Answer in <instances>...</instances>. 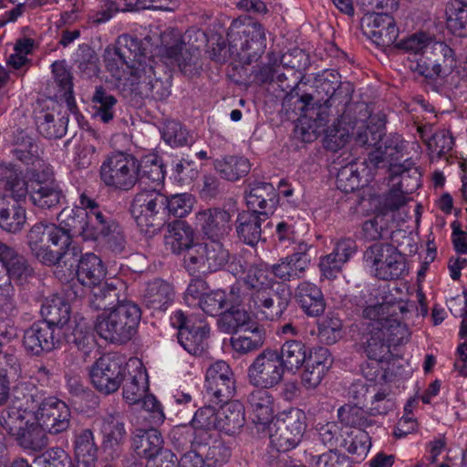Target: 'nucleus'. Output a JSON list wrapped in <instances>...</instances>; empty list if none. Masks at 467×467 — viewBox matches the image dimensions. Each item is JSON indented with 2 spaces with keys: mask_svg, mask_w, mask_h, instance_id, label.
Listing matches in <instances>:
<instances>
[{
  "mask_svg": "<svg viewBox=\"0 0 467 467\" xmlns=\"http://www.w3.org/2000/svg\"><path fill=\"white\" fill-rule=\"evenodd\" d=\"M103 61L118 87L154 100H164L170 96L169 85L155 77L154 59L147 56L138 38L119 36L115 45L105 48Z\"/></svg>",
  "mask_w": 467,
  "mask_h": 467,
  "instance_id": "nucleus-1",
  "label": "nucleus"
},
{
  "mask_svg": "<svg viewBox=\"0 0 467 467\" xmlns=\"http://www.w3.org/2000/svg\"><path fill=\"white\" fill-rule=\"evenodd\" d=\"M350 334L370 359L361 368L363 376L382 383L383 378L389 377V372L383 373V366L392 357V348L407 344L411 333L407 323H353Z\"/></svg>",
  "mask_w": 467,
  "mask_h": 467,
  "instance_id": "nucleus-2",
  "label": "nucleus"
},
{
  "mask_svg": "<svg viewBox=\"0 0 467 467\" xmlns=\"http://www.w3.org/2000/svg\"><path fill=\"white\" fill-rule=\"evenodd\" d=\"M340 84L338 81H330L327 78L319 80L317 85L316 95L304 94L298 99L300 110L299 121L304 133L311 139L319 132L328 117V109L335 103L338 96Z\"/></svg>",
  "mask_w": 467,
  "mask_h": 467,
  "instance_id": "nucleus-3",
  "label": "nucleus"
},
{
  "mask_svg": "<svg viewBox=\"0 0 467 467\" xmlns=\"http://www.w3.org/2000/svg\"><path fill=\"white\" fill-rule=\"evenodd\" d=\"M242 280L248 288L254 290L250 296L247 309L252 319L275 321L281 318L288 300L285 298L276 306L275 305L270 291L267 289L271 281L266 269L254 265L250 266Z\"/></svg>",
  "mask_w": 467,
  "mask_h": 467,
  "instance_id": "nucleus-4",
  "label": "nucleus"
},
{
  "mask_svg": "<svg viewBox=\"0 0 467 467\" xmlns=\"http://www.w3.org/2000/svg\"><path fill=\"white\" fill-rule=\"evenodd\" d=\"M27 244L39 262L46 265H56L67 253L70 239L57 224L40 222L29 230Z\"/></svg>",
  "mask_w": 467,
  "mask_h": 467,
  "instance_id": "nucleus-5",
  "label": "nucleus"
},
{
  "mask_svg": "<svg viewBox=\"0 0 467 467\" xmlns=\"http://www.w3.org/2000/svg\"><path fill=\"white\" fill-rule=\"evenodd\" d=\"M166 202L167 196L155 188L143 189L135 194L130 213L142 233L151 236L163 227Z\"/></svg>",
  "mask_w": 467,
  "mask_h": 467,
  "instance_id": "nucleus-6",
  "label": "nucleus"
},
{
  "mask_svg": "<svg viewBox=\"0 0 467 467\" xmlns=\"http://www.w3.org/2000/svg\"><path fill=\"white\" fill-rule=\"evenodd\" d=\"M28 415L13 409L0 413V427L24 450L39 451L48 444V431L37 420L28 419Z\"/></svg>",
  "mask_w": 467,
  "mask_h": 467,
  "instance_id": "nucleus-7",
  "label": "nucleus"
},
{
  "mask_svg": "<svg viewBox=\"0 0 467 467\" xmlns=\"http://www.w3.org/2000/svg\"><path fill=\"white\" fill-rule=\"evenodd\" d=\"M102 182L116 191H130L140 180V161L124 151L108 155L99 169Z\"/></svg>",
  "mask_w": 467,
  "mask_h": 467,
  "instance_id": "nucleus-8",
  "label": "nucleus"
},
{
  "mask_svg": "<svg viewBox=\"0 0 467 467\" xmlns=\"http://www.w3.org/2000/svg\"><path fill=\"white\" fill-rule=\"evenodd\" d=\"M364 261L379 280H395L408 274L406 258L397 247L388 243H376L364 252Z\"/></svg>",
  "mask_w": 467,
  "mask_h": 467,
  "instance_id": "nucleus-9",
  "label": "nucleus"
},
{
  "mask_svg": "<svg viewBox=\"0 0 467 467\" xmlns=\"http://www.w3.org/2000/svg\"><path fill=\"white\" fill-rule=\"evenodd\" d=\"M227 39L232 54L246 63L257 59L266 47L265 31L259 23L232 25Z\"/></svg>",
  "mask_w": 467,
  "mask_h": 467,
  "instance_id": "nucleus-10",
  "label": "nucleus"
},
{
  "mask_svg": "<svg viewBox=\"0 0 467 467\" xmlns=\"http://www.w3.org/2000/svg\"><path fill=\"white\" fill-rule=\"evenodd\" d=\"M244 297L241 282L237 281L232 285L228 297L221 290L205 294L200 301V306L204 313L213 317L223 316L234 321H252L251 314L243 305Z\"/></svg>",
  "mask_w": 467,
  "mask_h": 467,
  "instance_id": "nucleus-11",
  "label": "nucleus"
},
{
  "mask_svg": "<svg viewBox=\"0 0 467 467\" xmlns=\"http://www.w3.org/2000/svg\"><path fill=\"white\" fill-rule=\"evenodd\" d=\"M306 414L297 408L281 412L269 426L271 446L277 451H288L301 441L306 430Z\"/></svg>",
  "mask_w": 467,
  "mask_h": 467,
  "instance_id": "nucleus-12",
  "label": "nucleus"
},
{
  "mask_svg": "<svg viewBox=\"0 0 467 467\" xmlns=\"http://www.w3.org/2000/svg\"><path fill=\"white\" fill-rule=\"evenodd\" d=\"M456 64L453 49L446 43L435 40L416 60L415 66H411V69L426 78L434 79L450 75Z\"/></svg>",
  "mask_w": 467,
  "mask_h": 467,
  "instance_id": "nucleus-13",
  "label": "nucleus"
},
{
  "mask_svg": "<svg viewBox=\"0 0 467 467\" xmlns=\"http://www.w3.org/2000/svg\"><path fill=\"white\" fill-rule=\"evenodd\" d=\"M53 171L49 167L43 170L40 175L34 170L30 178L28 197L32 204L42 211L57 209L65 200V194L59 184L52 179Z\"/></svg>",
  "mask_w": 467,
  "mask_h": 467,
  "instance_id": "nucleus-14",
  "label": "nucleus"
},
{
  "mask_svg": "<svg viewBox=\"0 0 467 467\" xmlns=\"http://www.w3.org/2000/svg\"><path fill=\"white\" fill-rule=\"evenodd\" d=\"M229 254L218 240L197 244L184 260L185 268L192 274L211 273L221 269L228 261Z\"/></svg>",
  "mask_w": 467,
  "mask_h": 467,
  "instance_id": "nucleus-15",
  "label": "nucleus"
},
{
  "mask_svg": "<svg viewBox=\"0 0 467 467\" xmlns=\"http://www.w3.org/2000/svg\"><path fill=\"white\" fill-rule=\"evenodd\" d=\"M279 359L278 350L265 348L248 368L249 382L256 387L272 388L279 384L285 368Z\"/></svg>",
  "mask_w": 467,
  "mask_h": 467,
  "instance_id": "nucleus-16",
  "label": "nucleus"
},
{
  "mask_svg": "<svg viewBox=\"0 0 467 467\" xmlns=\"http://www.w3.org/2000/svg\"><path fill=\"white\" fill-rule=\"evenodd\" d=\"M122 361L115 354H105L90 368L89 377L97 390L103 394L117 391L124 380Z\"/></svg>",
  "mask_w": 467,
  "mask_h": 467,
  "instance_id": "nucleus-17",
  "label": "nucleus"
},
{
  "mask_svg": "<svg viewBox=\"0 0 467 467\" xmlns=\"http://www.w3.org/2000/svg\"><path fill=\"white\" fill-rule=\"evenodd\" d=\"M378 145H382L383 153L387 158L389 163V171L391 176H400V186L406 187V190H415L419 187L418 178H415L414 182L410 186L407 183L408 180L411 177L410 172L414 175H419L417 169L412 168V163H397L403 158V151L406 149L404 140L398 134L389 135L388 137L379 139Z\"/></svg>",
  "mask_w": 467,
  "mask_h": 467,
  "instance_id": "nucleus-18",
  "label": "nucleus"
},
{
  "mask_svg": "<svg viewBox=\"0 0 467 467\" xmlns=\"http://www.w3.org/2000/svg\"><path fill=\"white\" fill-rule=\"evenodd\" d=\"M66 323H34L26 330L23 344L27 352L38 356L59 344L62 334L68 329Z\"/></svg>",
  "mask_w": 467,
  "mask_h": 467,
  "instance_id": "nucleus-19",
  "label": "nucleus"
},
{
  "mask_svg": "<svg viewBox=\"0 0 467 467\" xmlns=\"http://www.w3.org/2000/svg\"><path fill=\"white\" fill-rule=\"evenodd\" d=\"M231 325L218 323L221 331L233 334L231 345L236 352L246 354L264 345L266 331L260 323H234L233 327Z\"/></svg>",
  "mask_w": 467,
  "mask_h": 467,
  "instance_id": "nucleus-20",
  "label": "nucleus"
},
{
  "mask_svg": "<svg viewBox=\"0 0 467 467\" xmlns=\"http://www.w3.org/2000/svg\"><path fill=\"white\" fill-rule=\"evenodd\" d=\"M37 420L50 434H58L67 431L70 424L71 413L67 405L55 398L44 399L33 412Z\"/></svg>",
  "mask_w": 467,
  "mask_h": 467,
  "instance_id": "nucleus-21",
  "label": "nucleus"
},
{
  "mask_svg": "<svg viewBox=\"0 0 467 467\" xmlns=\"http://www.w3.org/2000/svg\"><path fill=\"white\" fill-rule=\"evenodd\" d=\"M205 384L207 392L217 403L229 400L235 392L234 373L223 360L214 362L207 368Z\"/></svg>",
  "mask_w": 467,
  "mask_h": 467,
  "instance_id": "nucleus-22",
  "label": "nucleus"
},
{
  "mask_svg": "<svg viewBox=\"0 0 467 467\" xmlns=\"http://www.w3.org/2000/svg\"><path fill=\"white\" fill-rule=\"evenodd\" d=\"M44 393L40 390L33 378L20 377L14 381L10 389L11 406L1 411L5 413L10 410H16L24 414H30L36 405H38L44 399Z\"/></svg>",
  "mask_w": 467,
  "mask_h": 467,
  "instance_id": "nucleus-23",
  "label": "nucleus"
},
{
  "mask_svg": "<svg viewBox=\"0 0 467 467\" xmlns=\"http://www.w3.org/2000/svg\"><path fill=\"white\" fill-rule=\"evenodd\" d=\"M60 228L70 239L72 235L79 234L87 239H98L96 225L89 221L84 209L66 207L57 214Z\"/></svg>",
  "mask_w": 467,
  "mask_h": 467,
  "instance_id": "nucleus-24",
  "label": "nucleus"
},
{
  "mask_svg": "<svg viewBox=\"0 0 467 467\" xmlns=\"http://www.w3.org/2000/svg\"><path fill=\"white\" fill-rule=\"evenodd\" d=\"M305 363L301 383L306 389H315L320 385L331 368L333 358L327 348L319 347L309 352L308 358Z\"/></svg>",
  "mask_w": 467,
  "mask_h": 467,
  "instance_id": "nucleus-25",
  "label": "nucleus"
},
{
  "mask_svg": "<svg viewBox=\"0 0 467 467\" xmlns=\"http://www.w3.org/2000/svg\"><path fill=\"white\" fill-rule=\"evenodd\" d=\"M196 225L211 240H218L232 230L231 214L219 208L206 209L195 214Z\"/></svg>",
  "mask_w": 467,
  "mask_h": 467,
  "instance_id": "nucleus-26",
  "label": "nucleus"
},
{
  "mask_svg": "<svg viewBox=\"0 0 467 467\" xmlns=\"http://www.w3.org/2000/svg\"><path fill=\"white\" fill-rule=\"evenodd\" d=\"M102 449L112 458L119 456L127 440L125 423L117 413L109 414L102 419Z\"/></svg>",
  "mask_w": 467,
  "mask_h": 467,
  "instance_id": "nucleus-27",
  "label": "nucleus"
},
{
  "mask_svg": "<svg viewBox=\"0 0 467 467\" xmlns=\"http://www.w3.org/2000/svg\"><path fill=\"white\" fill-rule=\"evenodd\" d=\"M30 188L23 171L13 164H0V195L5 200H25Z\"/></svg>",
  "mask_w": 467,
  "mask_h": 467,
  "instance_id": "nucleus-28",
  "label": "nucleus"
},
{
  "mask_svg": "<svg viewBox=\"0 0 467 467\" xmlns=\"http://www.w3.org/2000/svg\"><path fill=\"white\" fill-rule=\"evenodd\" d=\"M245 200L250 210L267 217L274 213L278 196L271 183L255 182L249 185Z\"/></svg>",
  "mask_w": 467,
  "mask_h": 467,
  "instance_id": "nucleus-29",
  "label": "nucleus"
},
{
  "mask_svg": "<svg viewBox=\"0 0 467 467\" xmlns=\"http://www.w3.org/2000/svg\"><path fill=\"white\" fill-rule=\"evenodd\" d=\"M368 20L366 34L376 45L389 47L395 43L399 29L391 16L387 13H374Z\"/></svg>",
  "mask_w": 467,
  "mask_h": 467,
  "instance_id": "nucleus-30",
  "label": "nucleus"
},
{
  "mask_svg": "<svg viewBox=\"0 0 467 467\" xmlns=\"http://www.w3.org/2000/svg\"><path fill=\"white\" fill-rule=\"evenodd\" d=\"M193 229L183 221H175L168 225L164 236V244L167 250L172 254H184L183 261L186 259L190 250L195 247Z\"/></svg>",
  "mask_w": 467,
  "mask_h": 467,
  "instance_id": "nucleus-31",
  "label": "nucleus"
},
{
  "mask_svg": "<svg viewBox=\"0 0 467 467\" xmlns=\"http://www.w3.org/2000/svg\"><path fill=\"white\" fill-rule=\"evenodd\" d=\"M267 389L260 387L253 390L247 398L253 422L264 426L271 423L274 416V398Z\"/></svg>",
  "mask_w": 467,
  "mask_h": 467,
  "instance_id": "nucleus-32",
  "label": "nucleus"
},
{
  "mask_svg": "<svg viewBox=\"0 0 467 467\" xmlns=\"http://www.w3.org/2000/svg\"><path fill=\"white\" fill-rule=\"evenodd\" d=\"M0 260L10 276V280L13 278L22 283L27 281L34 275V270L27 260L14 248L1 242Z\"/></svg>",
  "mask_w": 467,
  "mask_h": 467,
  "instance_id": "nucleus-33",
  "label": "nucleus"
},
{
  "mask_svg": "<svg viewBox=\"0 0 467 467\" xmlns=\"http://www.w3.org/2000/svg\"><path fill=\"white\" fill-rule=\"evenodd\" d=\"M210 328L198 323H180L177 337L181 346L189 353L198 355L202 352Z\"/></svg>",
  "mask_w": 467,
  "mask_h": 467,
  "instance_id": "nucleus-34",
  "label": "nucleus"
},
{
  "mask_svg": "<svg viewBox=\"0 0 467 467\" xmlns=\"http://www.w3.org/2000/svg\"><path fill=\"white\" fill-rule=\"evenodd\" d=\"M161 435L155 429L137 430L131 439L134 452L148 462L163 451Z\"/></svg>",
  "mask_w": 467,
  "mask_h": 467,
  "instance_id": "nucleus-35",
  "label": "nucleus"
},
{
  "mask_svg": "<svg viewBox=\"0 0 467 467\" xmlns=\"http://www.w3.org/2000/svg\"><path fill=\"white\" fill-rule=\"evenodd\" d=\"M296 297L308 317H317L324 313L326 304L323 294L315 284L302 282L296 288Z\"/></svg>",
  "mask_w": 467,
  "mask_h": 467,
  "instance_id": "nucleus-36",
  "label": "nucleus"
},
{
  "mask_svg": "<svg viewBox=\"0 0 467 467\" xmlns=\"http://www.w3.org/2000/svg\"><path fill=\"white\" fill-rule=\"evenodd\" d=\"M106 276V267L102 260L93 253L81 256L77 269V278L85 286L100 285Z\"/></svg>",
  "mask_w": 467,
  "mask_h": 467,
  "instance_id": "nucleus-37",
  "label": "nucleus"
},
{
  "mask_svg": "<svg viewBox=\"0 0 467 467\" xmlns=\"http://www.w3.org/2000/svg\"><path fill=\"white\" fill-rule=\"evenodd\" d=\"M171 285L162 280H154L148 284L144 293V302L153 312H163L173 300Z\"/></svg>",
  "mask_w": 467,
  "mask_h": 467,
  "instance_id": "nucleus-38",
  "label": "nucleus"
},
{
  "mask_svg": "<svg viewBox=\"0 0 467 467\" xmlns=\"http://www.w3.org/2000/svg\"><path fill=\"white\" fill-rule=\"evenodd\" d=\"M96 333L105 341L125 344L138 333L137 323H96Z\"/></svg>",
  "mask_w": 467,
  "mask_h": 467,
  "instance_id": "nucleus-39",
  "label": "nucleus"
},
{
  "mask_svg": "<svg viewBox=\"0 0 467 467\" xmlns=\"http://www.w3.org/2000/svg\"><path fill=\"white\" fill-rule=\"evenodd\" d=\"M161 56L168 63L176 64L181 70L186 72L188 67L197 63L199 49L187 47L183 41L177 40L174 45L165 47Z\"/></svg>",
  "mask_w": 467,
  "mask_h": 467,
  "instance_id": "nucleus-40",
  "label": "nucleus"
},
{
  "mask_svg": "<svg viewBox=\"0 0 467 467\" xmlns=\"http://www.w3.org/2000/svg\"><path fill=\"white\" fill-rule=\"evenodd\" d=\"M348 116L347 114H343L341 118L327 130L325 146L327 150L331 151H337L349 141L350 136L354 134L356 126L360 124L358 129L363 128V123H348Z\"/></svg>",
  "mask_w": 467,
  "mask_h": 467,
  "instance_id": "nucleus-41",
  "label": "nucleus"
},
{
  "mask_svg": "<svg viewBox=\"0 0 467 467\" xmlns=\"http://www.w3.org/2000/svg\"><path fill=\"white\" fill-rule=\"evenodd\" d=\"M244 424V407L239 402H230L217 410V430L232 435Z\"/></svg>",
  "mask_w": 467,
  "mask_h": 467,
  "instance_id": "nucleus-42",
  "label": "nucleus"
},
{
  "mask_svg": "<svg viewBox=\"0 0 467 467\" xmlns=\"http://www.w3.org/2000/svg\"><path fill=\"white\" fill-rule=\"evenodd\" d=\"M254 211L242 212L236 220V232L239 238L248 245H254L261 239V223L264 219Z\"/></svg>",
  "mask_w": 467,
  "mask_h": 467,
  "instance_id": "nucleus-43",
  "label": "nucleus"
},
{
  "mask_svg": "<svg viewBox=\"0 0 467 467\" xmlns=\"http://www.w3.org/2000/svg\"><path fill=\"white\" fill-rule=\"evenodd\" d=\"M306 345L299 340H286L278 351L280 361L285 369L297 371L308 358Z\"/></svg>",
  "mask_w": 467,
  "mask_h": 467,
  "instance_id": "nucleus-44",
  "label": "nucleus"
},
{
  "mask_svg": "<svg viewBox=\"0 0 467 467\" xmlns=\"http://www.w3.org/2000/svg\"><path fill=\"white\" fill-rule=\"evenodd\" d=\"M64 326L68 329L62 334V337H64L68 343L83 350L95 346L96 323H67Z\"/></svg>",
  "mask_w": 467,
  "mask_h": 467,
  "instance_id": "nucleus-45",
  "label": "nucleus"
},
{
  "mask_svg": "<svg viewBox=\"0 0 467 467\" xmlns=\"http://www.w3.org/2000/svg\"><path fill=\"white\" fill-rule=\"evenodd\" d=\"M91 291V296L89 298V304L95 310H101L102 312L98 316H108L111 310V306L118 299V289L114 282L100 283L96 286H89Z\"/></svg>",
  "mask_w": 467,
  "mask_h": 467,
  "instance_id": "nucleus-46",
  "label": "nucleus"
},
{
  "mask_svg": "<svg viewBox=\"0 0 467 467\" xmlns=\"http://www.w3.org/2000/svg\"><path fill=\"white\" fill-rule=\"evenodd\" d=\"M214 168L222 178L235 182L250 171L251 165L246 158L225 156L215 161Z\"/></svg>",
  "mask_w": 467,
  "mask_h": 467,
  "instance_id": "nucleus-47",
  "label": "nucleus"
},
{
  "mask_svg": "<svg viewBox=\"0 0 467 467\" xmlns=\"http://www.w3.org/2000/svg\"><path fill=\"white\" fill-rule=\"evenodd\" d=\"M417 130L433 156L441 158L452 150L453 138L448 130H438L431 137H428V133L431 130V126H420Z\"/></svg>",
  "mask_w": 467,
  "mask_h": 467,
  "instance_id": "nucleus-48",
  "label": "nucleus"
},
{
  "mask_svg": "<svg viewBox=\"0 0 467 467\" xmlns=\"http://www.w3.org/2000/svg\"><path fill=\"white\" fill-rule=\"evenodd\" d=\"M123 398L130 404H139L148 390L147 374L140 363V366L123 380Z\"/></svg>",
  "mask_w": 467,
  "mask_h": 467,
  "instance_id": "nucleus-49",
  "label": "nucleus"
},
{
  "mask_svg": "<svg viewBox=\"0 0 467 467\" xmlns=\"http://www.w3.org/2000/svg\"><path fill=\"white\" fill-rule=\"evenodd\" d=\"M39 151L37 144L31 137L27 136L24 131H20L17 134L13 150V154L17 160L27 165L38 163L40 167Z\"/></svg>",
  "mask_w": 467,
  "mask_h": 467,
  "instance_id": "nucleus-50",
  "label": "nucleus"
},
{
  "mask_svg": "<svg viewBox=\"0 0 467 467\" xmlns=\"http://www.w3.org/2000/svg\"><path fill=\"white\" fill-rule=\"evenodd\" d=\"M307 267L305 258H296L290 254L274 265L272 272L275 277L283 281H290L300 278Z\"/></svg>",
  "mask_w": 467,
  "mask_h": 467,
  "instance_id": "nucleus-51",
  "label": "nucleus"
},
{
  "mask_svg": "<svg viewBox=\"0 0 467 467\" xmlns=\"http://www.w3.org/2000/svg\"><path fill=\"white\" fill-rule=\"evenodd\" d=\"M405 311L406 306L400 303H382L364 308L363 317L370 321H398Z\"/></svg>",
  "mask_w": 467,
  "mask_h": 467,
  "instance_id": "nucleus-52",
  "label": "nucleus"
},
{
  "mask_svg": "<svg viewBox=\"0 0 467 467\" xmlns=\"http://www.w3.org/2000/svg\"><path fill=\"white\" fill-rule=\"evenodd\" d=\"M391 218L376 211L372 218L362 223L361 233L367 241H378L386 238L389 234Z\"/></svg>",
  "mask_w": 467,
  "mask_h": 467,
  "instance_id": "nucleus-53",
  "label": "nucleus"
},
{
  "mask_svg": "<svg viewBox=\"0 0 467 467\" xmlns=\"http://www.w3.org/2000/svg\"><path fill=\"white\" fill-rule=\"evenodd\" d=\"M98 238L102 236L108 247L114 253L123 251L126 244L122 229L115 222L108 218L103 223L96 225Z\"/></svg>",
  "mask_w": 467,
  "mask_h": 467,
  "instance_id": "nucleus-54",
  "label": "nucleus"
},
{
  "mask_svg": "<svg viewBox=\"0 0 467 467\" xmlns=\"http://www.w3.org/2000/svg\"><path fill=\"white\" fill-rule=\"evenodd\" d=\"M94 103V117L104 123L113 119L117 99L108 93L102 87L97 88L92 98Z\"/></svg>",
  "mask_w": 467,
  "mask_h": 467,
  "instance_id": "nucleus-55",
  "label": "nucleus"
},
{
  "mask_svg": "<svg viewBox=\"0 0 467 467\" xmlns=\"http://www.w3.org/2000/svg\"><path fill=\"white\" fill-rule=\"evenodd\" d=\"M447 26L454 35L467 36V0H454L447 11Z\"/></svg>",
  "mask_w": 467,
  "mask_h": 467,
  "instance_id": "nucleus-56",
  "label": "nucleus"
},
{
  "mask_svg": "<svg viewBox=\"0 0 467 467\" xmlns=\"http://www.w3.org/2000/svg\"><path fill=\"white\" fill-rule=\"evenodd\" d=\"M70 306L59 296L46 299L40 308L43 321H69Z\"/></svg>",
  "mask_w": 467,
  "mask_h": 467,
  "instance_id": "nucleus-57",
  "label": "nucleus"
},
{
  "mask_svg": "<svg viewBox=\"0 0 467 467\" xmlns=\"http://www.w3.org/2000/svg\"><path fill=\"white\" fill-rule=\"evenodd\" d=\"M141 315V309L137 304L125 301L112 307L108 316H98L97 321H140Z\"/></svg>",
  "mask_w": 467,
  "mask_h": 467,
  "instance_id": "nucleus-58",
  "label": "nucleus"
},
{
  "mask_svg": "<svg viewBox=\"0 0 467 467\" xmlns=\"http://www.w3.org/2000/svg\"><path fill=\"white\" fill-rule=\"evenodd\" d=\"M337 188L351 192L363 186L362 176L357 163L351 162L342 167L337 176Z\"/></svg>",
  "mask_w": 467,
  "mask_h": 467,
  "instance_id": "nucleus-59",
  "label": "nucleus"
},
{
  "mask_svg": "<svg viewBox=\"0 0 467 467\" xmlns=\"http://www.w3.org/2000/svg\"><path fill=\"white\" fill-rule=\"evenodd\" d=\"M338 418L342 423L347 426L365 431L371 426L372 420H369L366 412L358 406L345 405L338 410Z\"/></svg>",
  "mask_w": 467,
  "mask_h": 467,
  "instance_id": "nucleus-60",
  "label": "nucleus"
},
{
  "mask_svg": "<svg viewBox=\"0 0 467 467\" xmlns=\"http://www.w3.org/2000/svg\"><path fill=\"white\" fill-rule=\"evenodd\" d=\"M140 178L154 183L156 186L164 181V170L161 160L157 156L144 158L140 163Z\"/></svg>",
  "mask_w": 467,
  "mask_h": 467,
  "instance_id": "nucleus-61",
  "label": "nucleus"
},
{
  "mask_svg": "<svg viewBox=\"0 0 467 467\" xmlns=\"http://www.w3.org/2000/svg\"><path fill=\"white\" fill-rule=\"evenodd\" d=\"M194 202L195 199L190 193L171 195L167 197V202L164 203L165 213L177 218H182L192 211Z\"/></svg>",
  "mask_w": 467,
  "mask_h": 467,
  "instance_id": "nucleus-62",
  "label": "nucleus"
},
{
  "mask_svg": "<svg viewBox=\"0 0 467 467\" xmlns=\"http://www.w3.org/2000/svg\"><path fill=\"white\" fill-rule=\"evenodd\" d=\"M435 40L428 34L420 32L412 34L400 40L397 47L406 52L420 55L425 53L426 49L432 45Z\"/></svg>",
  "mask_w": 467,
  "mask_h": 467,
  "instance_id": "nucleus-63",
  "label": "nucleus"
},
{
  "mask_svg": "<svg viewBox=\"0 0 467 467\" xmlns=\"http://www.w3.org/2000/svg\"><path fill=\"white\" fill-rule=\"evenodd\" d=\"M351 441L347 443V451L354 456L356 462L363 461L371 447V439L368 433L363 430H357L352 433Z\"/></svg>",
  "mask_w": 467,
  "mask_h": 467,
  "instance_id": "nucleus-64",
  "label": "nucleus"
}]
</instances>
